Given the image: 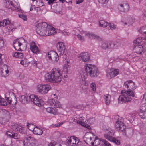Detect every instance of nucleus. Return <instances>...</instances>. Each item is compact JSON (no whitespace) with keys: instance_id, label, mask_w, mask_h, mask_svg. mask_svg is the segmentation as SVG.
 Returning <instances> with one entry per match:
<instances>
[{"instance_id":"nucleus-1","label":"nucleus","mask_w":146,"mask_h":146,"mask_svg":"<svg viewBox=\"0 0 146 146\" xmlns=\"http://www.w3.org/2000/svg\"><path fill=\"white\" fill-rule=\"evenodd\" d=\"M61 72L60 70L58 68H53L50 72L45 74V80L47 82L52 83L60 82L62 79Z\"/></svg>"},{"instance_id":"nucleus-2","label":"nucleus","mask_w":146,"mask_h":146,"mask_svg":"<svg viewBox=\"0 0 146 146\" xmlns=\"http://www.w3.org/2000/svg\"><path fill=\"white\" fill-rule=\"evenodd\" d=\"M36 31L37 34L42 36L51 35L54 31L51 26L44 22L39 23L36 26Z\"/></svg>"},{"instance_id":"nucleus-3","label":"nucleus","mask_w":146,"mask_h":146,"mask_svg":"<svg viewBox=\"0 0 146 146\" xmlns=\"http://www.w3.org/2000/svg\"><path fill=\"white\" fill-rule=\"evenodd\" d=\"M133 49L135 52L137 54H141L146 51V43H144L142 40L137 38L133 41Z\"/></svg>"},{"instance_id":"nucleus-4","label":"nucleus","mask_w":146,"mask_h":146,"mask_svg":"<svg viewBox=\"0 0 146 146\" xmlns=\"http://www.w3.org/2000/svg\"><path fill=\"white\" fill-rule=\"evenodd\" d=\"M85 71L86 73L89 74L90 77H97L99 74V70L95 65L86 64L85 65Z\"/></svg>"},{"instance_id":"nucleus-5","label":"nucleus","mask_w":146,"mask_h":146,"mask_svg":"<svg viewBox=\"0 0 146 146\" xmlns=\"http://www.w3.org/2000/svg\"><path fill=\"white\" fill-rule=\"evenodd\" d=\"M45 57L46 60L50 62L56 63L59 59L58 54L54 51H50L47 53Z\"/></svg>"},{"instance_id":"nucleus-6","label":"nucleus","mask_w":146,"mask_h":146,"mask_svg":"<svg viewBox=\"0 0 146 146\" xmlns=\"http://www.w3.org/2000/svg\"><path fill=\"white\" fill-rule=\"evenodd\" d=\"M132 100L131 98L128 97L126 93L125 89L121 91V95L118 98V102L121 104L128 102Z\"/></svg>"},{"instance_id":"nucleus-7","label":"nucleus","mask_w":146,"mask_h":146,"mask_svg":"<svg viewBox=\"0 0 146 146\" xmlns=\"http://www.w3.org/2000/svg\"><path fill=\"white\" fill-rule=\"evenodd\" d=\"M29 99L30 101L32 102L35 104L39 106H42L44 104L42 99L34 94H32L29 96Z\"/></svg>"},{"instance_id":"nucleus-8","label":"nucleus","mask_w":146,"mask_h":146,"mask_svg":"<svg viewBox=\"0 0 146 146\" xmlns=\"http://www.w3.org/2000/svg\"><path fill=\"white\" fill-rule=\"evenodd\" d=\"M25 42V39L23 38L16 39L13 41V46L16 50L21 51L22 50L21 48V46L22 45L23 43Z\"/></svg>"},{"instance_id":"nucleus-9","label":"nucleus","mask_w":146,"mask_h":146,"mask_svg":"<svg viewBox=\"0 0 146 146\" xmlns=\"http://www.w3.org/2000/svg\"><path fill=\"white\" fill-rule=\"evenodd\" d=\"M24 146H37V141L33 137L29 136L25 140L22 141Z\"/></svg>"},{"instance_id":"nucleus-10","label":"nucleus","mask_w":146,"mask_h":146,"mask_svg":"<svg viewBox=\"0 0 146 146\" xmlns=\"http://www.w3.org/2000/svg\"><path fill=\"white\" fill-rule=\"evenodd\" d=\"M79 141V140L77 137L72 136L68 138L66 140V145L70 146H76Z\"/></svg>"},{"instance_id":"nucleus-11","label":"nucleus","mask_w":146,"mask_h":146,"mask_svg":"<svg viewBox=\"0 0 146 146\" xmlns=\"http://www.w3.org/2000/svg\"><path fill=\"white\" fill-rule=\"evenodd\" d=\"M5 0V2L4 3V5L6 8L13 11L16 10V7L15 5L16 3L14 0Z\"/></svg>"},{"instance_id":"nucleus-12","label":"nucleus","mask_w":146,"mask_h":146,"mask_svg":"<svg viewBox=\"0 0 146 146\" xmlns=\"http://www.w3.org/2000/svg\"><path fill=\"white\" fill-rule=\"evenodd\" d=\"M51 87L48 85H40L38 86L37 89L38 91L42 94L47 93L50 89Z\"/></svg>"},{"instance_id":"nucleus-13","label":"nucleus","mask_w":146,"mask_h":146,"mask_svg":"<svg viewBox=\"0 0 146 146\" xmlns=\"http://www.w3.org/2000/svg\"><path fill=\"white\" fill-rule=\"evenodd\" d=\"M115 127L117 131L122 133L125 129L126 127V126L123 122L119 120L116 121Z\"/></svg>"},{"instance_id":"nucleus-14","label":"nucleus","mask_w":146,"mask_h":146,"mask_svg":"<svg viewBox=\"0 0 146 146\" xmlns=\"http://www.w3.org/2000/svg\"><path fill=\"white\" fill-rule=\"evenodd\" d=\"M56 47L60 55L64 54L66 48L63 42H58L56 44Z\"/></svg>"},{"instance_id":"nucleus-15","label":"nucleus","mask_w":146,"mask_h":146,"mask_svg":"<svg viewBox=\"0 0 146 146\" xmlns=\"http://www.w3.org/2000/svg\"><path fill=\"white\" fill-rule=\"evenodd\" d=\"M124 86L125 88L129 90H134L136 88L135 83L131 80H128L124 82Z\"/></svg>"},{"instance_id":"nucleus-16","label":"nucleus","mask_w":146,"mask_h":146,"mask_svg":"<svg viewBox=\"0 0 146 146\" xmlns=\"http://www.w3.org/2000/svg\"><path fill=\"white\" fill-rule=\"evenodd\" d=\"M49 105L51 106H53L54 108H61L62 106L60 103L56 99L54 98L50 99L48 100Z\"/></svg>"},{"instance_id":"nucleus-17","label":"nucleus","mask_w":146,"mask_h":146,"mask_svg":"<svg viewBox=\"0 0 146 146\" xmlns=\"http://www.w3.org/2000/svg\"><path fill=\"white\" fill-rule=\"evenodd\" d=\"M30 49L33 53L37 54L39 52V48L36 43L33 41H31L29 44Z\"/></svg>"},{"instance_id":"nucleus-18","label":"nucleus","mask_w":146,"mask_h":146,"mask_svg":"<svg viewBox=\"0 0 146 146\" xmlns=\"http://www.w3.org/2000/svg\"><path fill=\"white\" fill-rule=\"evenodd\" d=\"M79 57H80L82 61L84 62H88L90 60V56L87 52H83L79 54Z\"/></svg>"},{"instance_id":"nucleus-19","label":"nucleus","mask_w":146,"mask_h":146,"mask_svg":"<svg viewBox=\"0 0 146 146\" xmlns=\"http://www.w3.org/2000/svg\"><path fill=\"white\" fill-rule=\"evenodd\" d=\"M118 9L121 12H127L129 9V5L127 3L120 4L118 6Z\"/></svg>"},{"instance_id":"nucleus-20","label":"nucleus","mask_w":146,"mask_h":146,"mask_svg":"<svg viewBox=\"0 0 146 146\" xmlns=\"http://www.w3.org/2000/svg\"><path fill=\"white\" fill-rule=\"evenodd\" d=\"M6 133L11 138L17 139L19 138V135L17 133L14 132L13 131L12 132L7 131L6 132Z\"/></svg>"},{"instance_id":"nucleus-21","label":"nucleus","mask_w":146,"mask_h":146,"mask_svg":"<svg viewBox=\"0 0 146 146\" xmlns=\"http://www.w3.org/2000/svg\"><path fill=\"white\" fill-rule=\"evenodd\" d=\"M85 35L89 38H92L94 39H96L99 40H102V38L99 36H98L95 34L90 32H88L85 34Z\"/></svg>"},{"instance_id":"nucleus-22","label":"nucleus","mask_w":146,"mask_h":146,"mask_svg":"<svg viewBox=\"0 0 146 146\" xmlns=\"http://www.w3.org/2000/svg\"><path fill=\"white\" fill-rule=\"evenodd\" d=\"M104 137L106 139L114 142L117 145H119L120 144V142L119 140L116 139L112 136H109L107 135H104Z\"/></svg>"},{"instance_id":"nucleus-23","label":"nucleus","mask_w":146,"mask_h":146,"mask_svg":"<svg viewBox=\"0 0 146 146\" xmlns=\"http://www.w3.org/2000/svg\"><path fill=\"white\" fill-rule=\"evenodd\" d=\"M46 111L50 113L53 114L54 115H56L58 114V110L56 108H53L52 107H49L45 108Z\"/></svg>"},{"instance_id":"nucleus-24","label":"nucleus","mask_w":146,"mask_h":146,"mask_svg":"<svg viewBox=\"0 0 146 146\" xmlns=\"http://www.w3.org/2000/svg\"><path fill=\"white\" fill-rule=\"evenodd\" d=\"M123 135L127 137L131 138L133 135V131L132 129H125L122 133Z\"/></svg>"},{"instance_id":"nucleus-25","label":"nucleus","mask_w":146,"mask_h":146,"mask_svg":"<svg viewBox=\"0 0 146 146\" xmlns=\"http://www.w3.org/2000/svg\"><path fill=\"white\" fill-rule=\"evenodd\" d=\"M19 100L22 103L24 104L28 103L30 101V99H29V97H27V96L24 95L19 97Z\"/></svg>"},{"instance_id":"nucleus-26","label":"nucleus","mask_w":146,"mask_h":146,"mask_svg":"<svg viewBox=\"0 0 146 146\" xmlns=\"http://www.w3.org/2000/svg\"><path fill=\"white\" fill-rule=\"evenodd\" d=\"M103 139H99L97 137H96L95 138L94 142H91V144L92 145L97 146L99 145H101Z\"/></svg>"},{"instance_id":"nucleus-27","label":"nucleus","mask_w":146,"mask_h":146,"mask_svg":"<svg viewBox=\"0 0 146 146\" xmlns=\"http://www.w3.org/2000/svg\"><path fill=\"white\" fill-rule=\"evenodd\" d=\"M11 23L10 20L8 19H4L2 21H0V27L7 26L9 25Z\"/></svg>"},{"instance_id":"nucleus-28","label":"nucleus","mask_w":146,"mask_h":146,"mask_svg":"<svg viewBox=\"0 0 146 146\" xmlns=\"http://www.w3.org/2000/svg\"><path fill=\"white\" fill-rule=\"evenodd\" d=\"M111 44L109 41H106L104 42L102 44L101 47L103 49H110L111 48Z\"/></svg>"},{"instance_id":"nucleus-29","label":"nucleus","mask_w":146,"mask_h":146,"mask_svg":"<svg viewBox=\"0 0 146 146\" xmlns=\"http://www.w3.org/2000/svg\"><path fill=\"white\" fill-rule=\"evenodd\" d=\"M11 129L13 131L17 132L19 129V127L21 125L18 124L17 123L13 122L11 123Z\"/></svg>"},{"instance_id":"nucleus-30","label":"nucleus","mask_w":146,"mask_h":146,"mask_svg":"<svg viewBox=\"0 0 146 146\" xmlns=\"http://www.w3.org/2000/svg\"><path fill=\"white\" fill-rule=\"evenodd\" d=\"M26 128L25 127L21 125L19 127V129L17 131V132L19 133L22 134H25L26 133Z\"/></svg>"},{"instance_id":"nucleus-31","label":"nucleus","mask_w":146,"mask_h":146,"mask_svg":"<svg viewBox=\"0 0 146 146\" xmlns=\"http://www.w3.org/2000/svg\"><path fill=\"white\" fill-rule=\"evenodd\" d=\"M43 132L42 129L36 126L35 129L34 130L33 133L35 135H40L42 134Z\"/></svg>"},{"instance_id":"nucleus-32","label":"nucleus","mask_w":146,"mask_h":146,"mask_svg":"<svg viewBox=\"0 0 146 146\" xmlns=\"http://www.w3.org/2000/svg\"><path fill=\"white\" fill-rule=\"evenodd\" d=\"M3 117L6 120V121L8 122L11 117V116L9 111L7 110H5L3 112Z\"/></svg>"},{"instance_id":"nucleus-33","label":"nucleus","mask_w":146,"mask_h":146,"mask_svg":"<svg viewBox=\"0 0 146 146\" xmlns=\"http://www.w3.org/2000/svg\"><path fill=\"white\" fill-rule=\"evenodd\" d=\"M119 70L118 69H115L113 71L110 72L109 74L111 78L114 77L117 75L119 73Z\"/></svg>"},{"instance_id":"nucleus-34","label":"nucleus","mask_w":146,"mask_h":146,"mask_svg":"<svg viewBox=\"0 0 146 146\" xmlns=\"http://www.w3.org/2000/svg\"><path fill=\"white\" fill-rule=\"evenodd\" d=\"M104 100L105 104L107 105H109L110 103L111 96L109 94H106L104 95Z\"/></svg>"},{"instance_id":"nucleus-35","label":"nucleus","mask_w":146,"mask_h":146,"mask_svg":"<svg viewBox=\"0 0 146 146\" xmlns=\"http://www.w3.org/2000/svg\"><path fill=\"white\" fill-rule=\"evenodd\" d=\"M109 23L103 20H101L99 21V26L101 27H105L109 26Z\"/></svg>"},{"instance_id":"nucleus-36","label":"nucleus","mask_w":146,"mask_h":146,"mask_svg":"<svg viewBox=\"0 0 146 146\" xmlns=\"http://www.w3.org/2000/svg\"><path fill=\"white\" fill-rule=\"evenodd\" d=\"M126 91V93L128 97L132 96L134 97L135 96V92L134 90H127L125 89Z\"/></svg>"},{"instance_id":"nucleus-37","label":"nucleus","mask_w":146,"mask_h":146,"mask_svg":"<svg viewBox=\"0 0 146 146\" xmlns=\"http://www.w3.org/2000/svg\"><path fill=\"white\" fill-rule=\"evenodd\" d=\"M80 86L83 92L84 93L86 92L88 88V84L84 81V84H81Z\"/></svg>"},{"instance_id":"nucleus-38","label":"nucleus","mask_w":146,"mask_h":146,"mask_svg":"<svg viewBox=\"0 0 146 146\" xmlns=\"http://www.w3.org/2000/svg\"><path fill=\"white\" fill-rule=\"evenodd\" d=\"M68 67L69 65L67 64H66L64 65L63 67V70L62 71L61 70L62 75L67 74Z\"/></svg>"},{"instance_id":"nucleus-39","label":"nucleus","mask_w":146,"mask_h":146,"mask_svg":"<svg viewBox=\"0 0 146 146\" xmlns=\"http://www.w3.org/2000/svg\"><path fill=\"white\" fill-rule=\"evenodd\" d=\"M5 100L6 101V102H7V103H8V104H12L13 106H15V104L17 103V98H14V100H15V103L14 104H12V98H11L10 97H5Z\"/></svg>"},{"instance_id":"nucleus-40","label":"nucleus","mask_w":146,"mask_h":146,"mask_svg":"<svg viewBox=\"0 0 146 146\" xmlns=\"http://www.w3.org/2000/svg\"><path fill=\"white\" fill-rule=\"evenodd\" d=\"M12 56L16 58H21L23 57V54L21 53L13 52L12 53Z\"/></svg>"},{"instance_id":"nucleus-41","label":"nucleus","mask_w":146,"mask_h":146,"mask_svg":"<svg viewBox=\"0 0 146 146\" xmlns=\"http://www.w3.org/2000/svg\"><path fill=\"white\" fill-rule=\"evenodd\" d=\"M13 25L12 24H10L9 25L7 26V27L5 28V30L7 32H10L12 31L13 29Z\"/></svg>"},{"instance_id":"nucleus-42","label":"nucleus","mask_w":146,"mask_h":146,"mask_svg":"<svg viewBox=\"0 0 146 146\" xmlns=\"http://www.w3.org/2000/svg\"><path fill=\"white\" fill-rule=\"evenodd\" d=\"M27 126L28 129L33 132L34 131V130L35 129V127L36 126L33 124L28 123L27 125Z\"/></svg>"},{"instance_id":"nucleus-43","label":"nucleus","mask_w":146,"mask_h":146,"mask_svg":"<svg viewBox=\"0 0 146 146\" xmlns=\"http://www.w3.org/2000/svg\"><path fill=\"white\" fill-rule=\"evenodd\" d=\"M101 142V146H111L110 143L104 139H103Z\"/></svg>"},{"instance_id":"nucleus-44","label":"nucleus","mask_w":146,"mask_h":146,"mask_svg":"<svg viewBox=\"0 0 146 146\" xmlns=\"http://www.w3.org/2000/svg\"><path fill=\"white\" fill-rule=\"evenodd\" d=\"M140 111L144 112L146 111V103L142 104L141 106Z\"/></svg>"},{"instance_id":"nucleus-45","label":"nucleus","mask_w":146,"mask_h":146,"mask_svg":"<svg viewBox=\"0 0 146 146\" xmlns=\"http://www.w3.org/2000/svg\"><path fill=\"white\" fill-rule=\"evenodd\" d=\"M7 104V102L5 99L2 98V99H1L0 101V105L3 106H6Z\"/></svg>"},{"instance_id":"nucleus-46","label":"nucleus","mask_w":146,"mask_h":146,"mask_svg":"<svg viewBox=\"0 0 146 146\" xmlns=\"http://www.w3.org/2000/svg\"><path fill=\"white\" fill-rule=\"evenodd\" d=\"M95 119L94 118H90L87 121V122L89 124L91 125L94 123L95 121Z\"/></svg>"},{"instance_id":"nucleus-47","label":"nucleus","mask_w":146,"mask_h":146,"mask_svg":"<svg viewBox=\"0 0 146 146\" xmlns=\"http://www.w3.org/2000/svg\"><path fill=\"white\" fill-rule=\"evenodd\" d=\"M19 17V18H21L24 21L27 20V16L26 15H24L23 14L21 13L18 15Z\"/></svg>"},{"instance_id":"nucleus-48","label":"nucleus","mask_w":146,"mask_h":146,"mask_svg":"<svg viewBox=\"0 0 146 146\" xmlns=\"http://www.w3.org/2000/svg\"><path fill=\"white\" fill-rule=\"evenodd\" d=\"M144 112L140 111L138 114L140 117L143 119H144L146 117L144 113Z\"/></svg>"},{"instance_id":"nucleus-49","label":"nucleus","mask_w":146,"mask_h":146,"mask_svg":"<svg viewBox=\"0 0 146 146\" xmlns=\"http://www.w3.org/2000/svg\"><path fill=\"white\" fill-rule=\"evenodd\" d=\"M114 134V132L113 130L110 129L108 131L107 134H106L104 135H107L109 136H111L113 135Z\"/></svg>"},{"instance_id":"nucleus-50","label":"nucleus","mask_w":146,"mask_h":146,"mask_svg":"<svg viewBox=\"0 0 146 146\" xmlns=\"http://www.w3.org/2000/svg\"><path fill=\"white\" fill-rule=\"evenodd\" d=\"M91 90L93 92H95L96 89V86L95 84L92 83L91 84Z\"/></svg>"},{"instance_id":"nucleus-51","label":"nucleus","mask_w":146,"mask_h":146,"mask_svg":"<svg viewBox=\"0 0 146 146\" xmlns=\"http://www.w3.org/2000/svg\"><path fill=\"white\" fill-rule=\"evenodd\" d=\"M7 121H6V120L5 119L4 117H0V123L1 124H4L6 123Z\"/></svg>"},{"instance_id":"nucleus-52","label":"nucleus","mask_w":146,"mask_h":146,"mask_svg":"<svg viewBox=\"0 0 146 146\" xmlns=\"http://www.w3.org/2000/svg\"><path fill=\"white\" fill-rule=\"evenodd\" d=\"M109 24V26L111 29H116L117 26L115 24L111 23H110Z\"/></svg>"},{"instance_id":"nucleus-53","label":"nucleus","mask_w":146,"mask_h":146,"mask_svg":"<svg viewBox=\"0 0 146 146\" xmlns=\"http://www.w3.org/2000/svg\"><path fill=\"white\" fill-rule=\"evenodd\" d=\"M77 38L79 39V40L82 41H83L84 40V38L82 37V36L81 35H80L78 34L77 35Z\"/></svg>"},{"instance_id":"nucleus-54","label":"nucleus","mask_w":146,"mask_h":146,"mask_svg":"<svg viewBox=\"0 0 146 146\" xmlns=\"http://www.w3.org/2000/svg\"><path fill=\"white\" fill-rule=\"evenodd\" d=\"M99 3L102 4H105L107 3L108 2L107 0H98Z\"/></svg>"},{"instance_id":"nucleus-55","label":"nucleus","mask_w":146,"mask_h":146,"mask_svg":"<svg viewBox=\"0 0 146 146\" xmlns=\"http://www.w3.org/2000/svg\"><path fill=\"white\" fill-rule=\"evenodd\" d=\"M83 126L87 128L88 129H91V127L89 125L86 123H85L84 125H83Z\"/></svg>"},{"instance_id":"nucleus-56","label":"nucleus","mask_w":146,"mask_h":146,"mask_svg":"<svg viewBox=\"0 0 146 146\" xmlns=\"http://www.w3.org/2000/svg\"><path fill=\"white\" fill-rule=\"evenodd\" d=\"M76 123L80 125H81L83 126V125L84 124V122H82L80 120H77L76 121Z\"/></svg>"},{"instance_id":"nucleus-57","label":"nucleus","mask_w":146,"mask_h":146,"mask_svg":"<svg viewBox=\"0 0 146 146\" xmlns=\"http://www.w3.org/2000/svg\"><path fill=\"white\" fill-rule=\"evenodd\" d=\"M34 9L35 10L36 12L40 11L41 10V9L40 7H36L35 5V7L34 8Z\"/></svg>"},{"instance_id":"nucleus-58","label":"nucleus","mask_w":146,"mask_h":146,"mask_svg":"<svg viewBox=\"0 0 146 146\" xmlns=\"http://www.w3.org/2000/svg\"><path fill=\"white\" fill-rule=\"evenodd\" d=\"M84 0H77L76 1V3L77 4H79L83 1Z\"/></svg>"},{"instance_id":"nucleus-59","label":"nucleus","mask_w":146,"mask_h":146,"mask_svg":"<svg viewBox=\"0 0 146 146\" xmlns=\"http://www.w3.org/2000/svg\"><path fill=\"white\" fill-rule=\"evenodd\" d=\"M35 7V5H33L32 4H31V6L30 7V10L31 11H32L33 9V8Z\"/></svg>"},{"instance_id":"nucleus-60","label":"nucleus","mask_w":146,"mask_h":146,"mask_svg":"<svg viewBox=\"0 0 146 146\" xmlns=\"http://www.w3.org/2000/svg\"><path fill=\"white\" fill-rule=\"evenodd\" d=\"M145 100L146 101V92H145L143 95V98L142 99V100Z\"/></svg>"},{"instance_id":"nucleus-61","label":"nucleus","mask_w":146,"mask_h":146,"mask_svg":"<svg viewBox=\"0 0 146 146\" xmlns=\"http://www.w3.org/2000/svg\"><path fill=\"white\" fill-rule=\"evenodd\" d=\"M48 4L49 5H51V4L53 3L54 2V1H52V0H48Z\"/></svg>"},{"instance_id":"nucleus-62","label":"nucleus","mask_w":146,"mask_h":146,"mask_svg":"<svg viewBox=\"0 0 146 146\" xmlns=\"http://www.w3.org/2000/svg\"><path fill=\"white\" fill-rule=\"evenodd\" d=\"M2 54H0V65L3 63L2 60L1 58Z\"/></svg>"},{"instance_id":"nucleus-63","label":"nucleus","mask_w":146,"mask_h":146,"mask_svg":"<svg viewBox=\"0 0 146 146\" xmlns=\"http://www.w3.org/2000/svg\"><path fill=\"white\" fill-rule=\"evenodd\" d=\"M32 63L34 65H35L37 64L36 61L35 60H33L32 62Z\"/></svg>"},{"instance_id":"nucleus-64","label":"nucleus","mask_w":146,"mask_h":146,"mask_svg":"<svg viewBox=\"0 0 146 146\" xmlns=\"http://www.w3.org/2000/svg\"><path fill=\"white\" fill-rule=\"evenodd\" d=\"M23 60H21L20 62V64L22 65H24L25 64Z\"/></svg>"}]
</instances>
